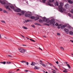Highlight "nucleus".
I'll use <instances>...</instances> for the list:
<instances>
[{
  "instance_id": "nucleus-1",
  "label": "nucleus",
  "mask_w": 73,
  "mask_h": 73,
  "mask_svg": "<svg viewBox=\"0 0 73 73\" xmlns=\"http://www.w3.org/2000/svg\"><path fill=\"white\" fill-rule=\"evenodd\" d=\"M10 6V3H7L5 5V7L6 8V9H7V10L8 11L10 12L11 11V9L9 7Z\"/></svg>"
},
{
  "instance_id": "nucleus-2",
  "label": "nucleus",
  "mask_w": 73,
  "mask_h": 73,
  "mask_svg": "<svg viewBox=\"0 0 73 73\" xmlns=\"http://www.w3.org/2000/svg\"><path fill=\"white\" fill-rule=\"evenodd\" d=\"M63 4L62 3H60V5H59L58 6L59 10L61 12H63V11H62V5Z\"/></svg>"
},
{
  "instance_id": "nucleus-3",
  "label": "nucleus",
  "mask_w": 73,
  "mask_h": 73,
  "mask_svg": "<svg viewBox=\"0 0 73 73\" xmlns=\"http://www.w3.org/2000/svg\"><path fill=\"white\" fill-rule=\"evenodd\" d=\"M19 50L21 53H24L25 52H27V50L25 48L19 49Z\"/></svg>"
},
{
  "instance_id": "nucleus-4",
  "label": "nucleus",
  "mask_w": 73,
  "mask_h": 73,
  "mask_svg": "<svg viewBox=\"0 0 73 73\" xmlns=\"http://www.w3.org/2000/svg\"><path fill=\"white\" fill-rule=\"evenodd\" d=\"M43 21L46 22L47 23H49L50 22V20L48 19L46 17H44L43 18Z\"/></svg>"
},
{
  "instance_id": "nucleus-5",
  "label": "nucleus",
  "mask_w": 73,
  "mask_h": 73,
  "mask_svg": "<svg viewBox=\"0 0 73 73\" xmlns=\"http://www.w3.org/2000/svg\"><path fill=\"white\" fill-rule=\"evenodd\" d=\"M25 16L27 17H30L31 16H32V13H26L25 14Z\"/></svg>"
},
{
  "instance_id": "nucleus-6",
  "label": "nucleus",
  "mask_w": 73,
  "mask_h": 73,
  "mask_svg": "<svg viewBox=\"0 0 73 73\" xmlns=\"http://www.w3.org/2000/svg\"><path fill=\"white\" fill-rule=\"evenodd\" d=\"M14 11L15 12H21V9L19 8H17V9L14 10Z\"/></svg>"
},
{
  "instance_id": "nucleus-7",
  "label": "nucleus",
  "mask_w": 73,
  "mask_h": 73,
  "mask_svg": "<svg viewBox=\"0 0 73 73\" xmlns=\"http://www.w3.org/2000/svg\"><path fill=\"white\" fill-rule=\"evenodd\" d=\"M54 21L53 19H52L50 21V23L51 24H54Z\"/></svg>"
},
{
  "instance_id": "nucleus-8",
  "label": "nucleus",
  "mask_w": 73,
  "mask_h": 73,
  "mask_svg": "<svg viewBox=\"0 0 73 73\" xmlns=\"http://www.w3.org/2000/svg\"><path fill=\"white\" fill-rule=\"evenodd\" d=\"M64 7L66 8H68L69 7V4L67 3L65 5Z\"/></svg>"
},
{
  "instance_id": "nucleus-9",
  "label": "nucleus",
  "mask_w": 73,
  "mask_h": 73,
  "mask_svg": "<svg viewBox=\"0 0 73 73\" xmlns=\"http://www.w3.org/2000/svg\"><path fill=\"white\" fill-rule=\"evenodd\" d=\"M64 69H65V70L63 71V72H64V73H68V70H68L64 68H63Z\"/></svg>"
},
{
  "instance_id": "nucleus-10",
  "label": "nucleus",
  "mask_w": 73,
  "mask_h": 73,
  "mask_svg": "<svg viewBox=\"0 0 73 73\" xmlns=\"http://www.w3.org/2000/svg\"><path fill=\"white\" fill-rule=\"evenodd\" d=\"M0 2L1 3V4H6L5 2L3 1H0Z\"/></svg>"
},
{
  "instance_id": "nucleus-11",
  "label": "nucleus",
  "mask_w": 73,
  "mask_h": 73,
  "mask_svg": "<svg viewBox=\"0 0 73 73\" xmlns=\"http://www.w3.org/2000/svg\"><path fill=\"white\" fill-rule=\"evenodd\" d=\"M64 31L66 33H68L69 32V30L66 29H64Z\"/></svg>"
},
{
  "instance_id": "nucleus-12",
  "label": "nucleus",
  "mask_w": 73,
  "mask_h": 73,
  "mask_svg": "<svg viewBox=\"0 0 73 73\" xmlns=\"http://www.w3.org/2000/svg\"><path fill=\"white\" fill-rule=\"evenodd\" d=\"M66 27V25H64L62 26H61V28L62 29H64V28H65Z\"/></svg>"
},
{
  "instance_id": "nucleus-13",
  "label": "nucleus",
  "mask_w": 73,
  "mask_h": 73,
  "mask_svg": "<svg viewBox=\"0 0 73 73\" xmlns=\"http://www.w3.org/2000/svg\"><path fill=\"white\" fill-rule=\"evenodd\" d=\"M10 7L11 8V9H13L14 11L15 10V7H14L13 6V5L10 6Z\"/></svg>"
},
{
  "instance_id": "nucleus-14",
  "label": "nucleus",
  "mask_w": 73,
  "mask_h": 73,
  "mask_svg": "<svg viewBox=\"0 0 73 73\" xmlns=\"http://www.w3.org/2000/svg\"><path fill=\"white\" fill-rule=\"evenodd\" d=\"M73 0L72 1H71V0H70V1H68V2L70 4H73Z\"/></svg>"
},
{
  "instance_id": "nucleus-15",
  "label": "nucleus",
  "mask_w": 73,
  "mask_h": 73,
  "mask_svg": "<svg viewBox=\"0 0 73 73\" xmlns=\"http://www.w3.org/2000/svg\"><path fill=\"white\" fill-rule=\"evenodd\" d=\"M69 35H72L73 34V32L72 31H70L69 32Z\"/></svg>"
},
{
  "instance_id": "nucleus-16",
  "label": "nucleus",
  "mask_w": 73,
  "mask_h": 73,
  "mask_svg": "<svg viewBox=\"0 0 73 73\" xmlns=\"http://www.w3.org/2000/svg\"><path fill=\"white\" fill-rule=\"evenodd\" d=\"M34 69H39L40 68L38 66H35V67L34 68Z\"/></svg>"
},
{
  "instance_id": "nucleus-17",
  "label": "nucleus",
  "mask_w": 73,
  "mask_h": 73,
  "mask_svg": "<svg viewBox=\"0 0 73 73\" xmlns=\"http://www.w3.org/2000/svg\"><path fill=\"white\" fill-rule=\"evenodd\" d=\"M67 66H68V67L69 69H70V68H71V67H70V65H69V64H67Z\"/></svg>"
},
{
  "instance_id": "nucleus-18",
  "label": "nucleus",
  "mask_w": 73,
  "mask_h": 73,
  "mask_svg": "<svg viewBox=\"0 0 73 73\" xmlns=\"http://www.w3.org/2000/svg\"><path fill=\"white\" fill-rule=\"evenodd\" d=\"M31 19H35V17L34 16H31L30 17Z\"/></svg>"
},
{
  "instance_id": "nucleus-19",
  "label": "nucleus",
  "mask_w": 73,
  "mask_h": 73,
  "mask_svg": "<svg viewBox=\"0 0 73 73\" xmlns=\"http://www.w3.org/2000/svg\"><path fill=\"white\" fill-rule=\"evenodd\" d=\"M23 28V29H27L28 28L27 27H25L23 26L22 27Z\"/></svg>"
},
{
  "instance_id": "nucleus-20",
  "label": "nucleus",
  "mask_w": 73,
  "mask_h": 73,
  "mask_svg": "<svg viewBox=\"0 0 73 73\" xmlns=\"http://www.w3.org/2000/svg\"><path fill=\"white\" fill-rule=\"evenodd\" d=\"M39 19V17H36L35 18V21L37 20H38Z\"/></svg>"
},
{
  "instance_id": "nucleus-21",
  "label": "nucleus",
  "mask_w": 73,
  "mask_h": 73,
  "mask_svg": "<svg viewBox=\"0 0 73 73\" xmlns=\"http://www.w3.org/2000/svg\"><path fill=\"white\" fill-rule=\"evenodd\" d=\"M0 63H1V64H6V62H0Z\"/></svg>"
},
{
  "instance_id": "nucleus-22",
  "label": "nucleus",
  "mask_w": 73,
  "mask_h": 73,
  "mask_svg": "<svg viewBox=\"0 0 73 73\" xmlns=\"http://www.w3.org/2000/svg\"><path fill=\"white\" fill-rule=\"evenodd\" d=\"M39 21L40 22V23H43V21L41 19H40L39 20Z\"/></svg>"
},
{
  "instance_id": "nucleus-23",
  "label": "nucleus",
  "mask_w": 73,
  "mask_h": 73,
  "mask_svg": "<svg viewBox=\"0 0 73 73\" xmlns=\"http://www.w3.org/2000/svg\"><path fill=\"white\" fill-rule=\"evenodd\" d=\"M35 25H40V24H39L38 23H35Z\"/></svg>"
},
{
  "instance_id": "nucleus-24",
  "label": "nucleus",
  "mask_w": 73,
  "mask_h": 73,
  "mask_svg": "<svg viewBox=\"0 0 73 73\" xmlns=\"http://www.w3.org/2000/svg\"><path fill=\"white\" fill-rule=\"evenodd\" d=\"M35 65V62H32V64H31V65Z\"/></svg>"
},
{
  "instance_id": "nucleus-25",
  "label": "nucleus",
  "mask_w": 73,
  "mask_h": 73,
  "mask_svg": "<svg viewBox=\"0 0 73 73\" xmlns=\"http://www.w3.org/2000/svg\"><path fill=\"white\" fill-rule=\"evenodd\" d=\"M21 12L22 13V14H23V15H24V13H25V11H21Z\"/></svg>"
},
{
  "instance_id": "nucleus-26",
  "label": "nucleus",
  "mask_w": 73,
  "mask_h": 73,
  "mask_svg": "<svg viewBox=\"0 0 73 73\" xmlns=\"http://www.w3.org/2000/svg\"><path fill=\"white\" fill-rule=\"evenodd\" d=\"M56 5L57 6H58V2H56Z\"/></svg>"
},
{
  "instance_id": "nucleus-27",
  "label": "nucleus",
  "mask_w": 73,
  "mask_h": 73,
  "mask_svg": "<svg viewBox=\"0 0 73 73\" xmlns=\"http://www.w3.org/2000/svg\"><path fill=\"white\" fill-rule=\"evenodd\" d=\"M44 25H47V26H49V24H48L47 23H45L44 24Z\"/></svg>"
},
{
  "instance_id": "nucleus-28",
  "label": "nucleus",
  "mask_w": 73,
  "mask_h": 73,
  "mask_svg": "<svg viewBox=\"0 0 73 73\" xmlns=\"http://www.w3.org/2000/svg\"><path fill=\"white\" fill-rule=\"evenodd\" d=\"M49 5L51 7H54V5L53 4H49Z\"/></svg>"
},
{
  "instance_id": "nucleus-29",
  "label": "nucleus",
  "mask_w": 73,
  "mask_h": 73,
  "mask_svg": "<svg viewBox=\"0 0 73 73\" xmlns=\"http://www.w3.org/2000/svg\"><path fill=\"white\" fill-rule=\"evenodd\" d=\"M70 12L72 13H73V9H71V10L70 11Z\"/></svg>"
},
{
  "instance_id": "nucleus-30",
  "label": "nucleus",
  "mask_w": 73,
  "mask_h": 73,
  "mask_svg": "<svg viewBox=\"0 0 73 73\" xmlns=\"http://www.w3.org/2000/svg\"><path fill=\"white\" fill-rule=\"evenodd\" d=\"M42 65L43 66H44V67H46V66L44 64H42Z\"/></svg>"
},
{
  "instance_id": "nucleus-31",
  "label": "nucleus",
  "mask_w": 73,
  "mask_h": 73,
  "mask_svg": "<svg viewBox=\"0 0 73 73\" xmlns=\"http://www.w3.org/2000/svg\"><path fill=\"white\" fill-rule=\"evenodd\" d=\"M30 40L31 41H33V42H35V40L32 39H30Z\"/></svg>"
},
{
  "instance_id": "nucleus-32",
  "label": "nucleus",
  "mask_w": 73,
  "mask_h": 73,
  "mask_svg": "<svg viewBox=\"0 0 73 73\" xmlns=\"http://www.w3.org/2000/svg\"><path fill=\"white\" fill-rule=\"evenodd\" d=\"M11 62H10L9 61H7V64H11Z\"/></svg>"
},
{
  "instance_id": "nucleus-33",
  "label": "nucleus",
  "mask_w": 73,
  "mask_h": 73,
  "mask_svg": "<svg viewBox=\"0 0 73 73\" xmlns=\"http://www.w3.org/2000/svg\"><path fill=\"white\" fill-rule=\"evenodd\" d=\"M42 1L44 3L46 2V0H42Z\"/></svg>"
},
{
  "instance_id": "nucleus-34",
  "label": "nucleus",
  "mask_w": 73,
  "mask_h": 73,
  "mask_svg": "<svg viewBox=\"0 0 73 73\" xmlns=\"http://www.w3.org/2000/svg\"><path fill=\"white\" fill-rule=\"evenodd\" d=\"M68 15L69 16H70V17H71V16H72V15H71V14L70 13H68Z\"/></svg>"
},
{
  "instance_id": "nucleus-35",
  "label": "nucleus",
  "mask_w": 73,
  "mask_h": 73,
  "mask_svg": "<svg viewBox=\"0 0 73 73\" xmlns=\"http://www.w3.org/2000/svg\"><path fill=\"white\" fill-rule=\"evenodd\" d=\"M1 22L2 23H5V21H1Z\"/></svg>"
},
{
  "instance_id": "nucleus-36",
  "label": "nucleus",
  "mask_w": 73,
  "mask_h": 73,
  "mask_svg": "<svg viewBox=\"0 0 73 73\" xmlns=\"http://www.w3.org/2000/svg\"><path fill=\"white\" fill-rule=\"evenodd\" d=\"M3 12H4V13H7V11H6L4 10L3 11Z\"/></svg>"
},
{
  "instance_id": "nucleus-37",
  "label": "nucleus",
  "mask_w": 73,
  "mask_h": 73,
  "mask_svg": "<svg viewBox=\"0 0 73 73\" xmlns=\"http://www.w3.org/2000/svg\"><path fill=\"white\" fill-rule=\"evenodd\" d=\"M30 21H29V20H27L26 21H25L26 22V23H27V22H29Z\"/></svg>"
},
{
  "instance_id": "nucleus-38",
  "label": "nucleus",
  "mask_w": 73,
  "mask_h": 73,
  "mask_svg": "<svg viewBox=\"0 0 73 73\" xmlns=\"http://www.w3.org/2000/svg\"><path fill=\"white\" fill-rule=\"evenodd\" d=\"M54 1V0H50V2H53Z\"/></svg>"
},
{
  "instance_id": "nucleus-39",
  "label": "nucleus",
  "mask_w": 73,
  "mask_h": 73,
  "mask_svg": "<svg viewBox=\"0 0 73 73\" xmlns=\"http://www.w3.org/2000/svg\"><path fill=\"white\" fill-rule=\"evenodd\" d=\"M55 25H56V26H58V24L57 23H56L55 24Z\"/></svg>"
},
{
  "instance_id": "nucleus-40",
  "label": "nucleus",
  "mask_w": 73,
  "mask_h": 73,
  "mask_svg": "<svg viewBox=\"0 0 73 73\" xmlns=\"http://www.w3.org/2000/svg\"><path fill=\"white\" fill-rule=\"evenodd\" d=\"M21 62H22V63L25 62V63L26 62V61H21Z\"/></svg>"
},
{
  "instance_id": "nucleus-41",
  "label": "nucleus",
  "mask_w": 73,
  "mask_h": 73,
  "mask_svg": "<svg viewBox=\"0 0 73 73\" xmlns=\"http://www.w3.org/2000/svg\"><path fill=\"white\" fill-rule=\"evenodd\" d=\"M31 27H33V28H35V26L34 25H31Z\"/></svg>"
},
{
  "instance_id": "nucleus-42",
  "label": "nucleus",
  "mask_w": 73,
  "mask_h": 73,
  "mask_svg": "<svg viewBox=\"0 0 73 73\" xmlns=\"http://www.w3.org/2000/svg\"><path fill=\"white\" fill-rule=\"evenodd\" d=\"M25 63L26 65H27L28 66V64H29V63H28V62H26Z\"/></svg>"
},
{
  "instance_id": "nucleus-43",
  "label": "nucleus",
  "mask_w": 73,
  "mask_h": 73,
  "mask_svg": "<svg viewBox=\"0 0 73 73\" xmlns=\"http://www.w3.org/2000/svg\"><path fill=\"white\" fill-rule=\"evenodd\" d=\"M62 10L63 11H66V10L65 9H63V8H62Z\"/></svg>"
},
{
  "instance_id": "nucleus-44",
  "label": "nucleus",
  "mask_w": 73,
  "mask_h": 73,
  "mask_svg": "<svg viewBox=\"0 0 73 73\" xmlns=\"http://www.w3.org/2000/svg\"><path fill=\"white\" fill-rule=\"evenodd\" d=\"M25 72H28V70H25Z\"/></svg>"
},
{
  "instance_id": "nucleus-45",
  "label": "nucleus",
  "mask_w": 73,
  "mask_h": 73,
  "mask_svg": "<svg viewBox=\"0 0 73 73\" xmlns=\"http://www.w3.org/2000/svg\"><path fill=\"white\" fill-rule=\"evenodd\" d=\"M56 62L57 64H58V61Z\"/></svg>"
},
{
  "instance_id": "nucleus-46",
  "label": "nucleus",
  "mask_w": 73,
  "mask_h": 73,
  "mask_svg": "<svg viewBox=\"0 0 73 73\" xmlns=\"http://www.w3.org/2000/svg\"><path fill=\"white\" fill-rule=\"evenodd\" d=\"M53 67L55 69L57 70V68H56L55 66H53Z\"/></svg>"
},
{
  "instance_id": "nucleus-47",
  "label": "nucleus",
  "mask_w": 73,
  "mask_h": 73,
  "mask_svg": "<svg viewBox=\"0 0 73 73\" xmlns=\"http://www.w3.org/2000/svg\"><path fill=\"white\" fill-rule=\"evenodd\" d=\"M18 15H19V16H21V14L20 13H18Z\"/></svg>"
},
{
  "instance_id": "nucleus-48",
  "label": "nucleus",
  "mask_w": 73,
  "mask_h": 73,
  "mask_svg": "<svg viewBox=\"0 0 73 73\" xmlns=\"http://www.w3.org/2000/svg\"><path fill=\"white\" fill-rule=\"evenodd\" d=\"M57 35H58V36H59L60 35V33H57Z\"/></svg>"
},
{
  "instance_id": "nucleus-49",
  "label": "nucleus",
  "mask_w": 73,
  "mask_h": 73,
  "mask_svg": "<svg viewBox=\"0 0 73 73\" xmlns=\"http://www.w3.org/2000/svg\"><path fill=\"white\" fill-rule=\"evenodd\" d=\"M23 46H27V45L24 44L23 45Z\"/></svg>"
},
{
  "instance_id": "nucleus-50",
  "label": "nucleus",
  "mask_w": 73,
  "mask_h": 73,
  "mask_svg": "<svg viewBox=\"0 0 73 73\" xmlns=\"http://www.w3.org/2000/svg\"><path fill=\"white\" fill-rule=\"evenodd\" d=\"M8 56V57H12V56H11V55H9Z\"/></svg>"
},
{
  "instance_id": "nucleus-51",
  "label": "nucleus",
  "mask_w": 73,
  "mask_h": 73,
  "mask_svg": "<svg viewBox=\"0 0 73 73\" xmlns=\"http://www.w3.org/2000/svg\"><path fill=\"white\" fill-rule=\"evenodd\" d=\"M39 49H40L41 50H42V49L41 48H40V47H39Z\"/></svg>"
},
{
  "instance_id": "nucleus-52",
  "label": "nucleus",
  "mask_w": 73,
  "mask_h": 73,
  "mask_svg": "<svg viewBox=\"0 0 73 73\" xmlns=\"http://www.w3.org/2000/svg\"><path fill=\"white\" fill-rule=\"evenodd\" d=\"M63 48V47H60V49H62Z\"/></svg>"
},
{
  "instance_id": "nucleus-53",
  "label": "nucleus",
  "mask_w": 73,
  "mask_h": 73,
  "mask_svg": "<svg viewBox=\"0 0 73 73\" xmlns=\"http://www.w3.org/2000/svg\"><path fill=\"white\" fill-rule=\"evenodd\" d=\"M26 38H27V39H28L29 40V38H28L27 37H26Z\"/></svg>"
},
{
  "instance_id": "nucleus-54",
  "label": "nucleus",
  "mask_w": 73,
  "mask_h": 73,
  "mask_svg": "<svg viewBox=\"0 0 73 73\" xmlns=\"http://www.w3.org/2000/svg\"><path fill=\"white\" fill-rule=\"evenodd\" d=\"M70 41H71L72 43H73V40H70Z\"/></svg>"
},
{
  "instance_id": "nucleus-55",
  "label": "nucleus",
  "mask_w": 73,
  "mask_h": 73,
  "mask_svg": "<svg viewBox=\"0 0 73 73\" xmlns=\"http://www.w3.org/2000/svg\"><path fill=\"white\" fill-rule=\"evenodd\" d=\"M52 73H56V72H55L54 71H52Z\"/></svg>"
},
{
  "instance_id": "nucleus-56",
  "label": "nucleus",
  "mask_w": 73,
  "mask_h": 73,
  "mask_svg": "<svg viewBox=\"0 0 73 73\" xmlns=\"http://www.w3.org/2000/svg\"><path fill=\"white\" fill-rule=\"evenodd\" d=\"M62 50H64V48H62Z\"/></svg>"
},
{
  "instance_id": "nucleus-57",
  "label": "nucleus",
  "mask_w": 73,
  "mask_h": 73,
  "mask_svg": "<svg viewBox=\"0 0 73 73\" xmlns=\"http://www.w3.org/2000/svg\"><path fill=\"white\" fill-rule=\"evenodd\" d=\"M51 70H53V71H54V72H55V70L53 69H51Z\"/></svg>"
},
{
  "instance_id": "nucleus-58",
  "label": "nucleus",
  "mask_w": 73,
  "mask_h": 73,
  "mask_svg": "<svg viewBox=\"0 0 73 73\" xmlns=\"http://www.w3.org/2000/svg\"><path fill=\"white\" fill-rule=\"evenodd\" d=\"M2 11V9H0V11Z\"/></svg>"
},
{
  "instance_id": "nucleus-59",
  "label": "nucleus",
  "mask_w": 73,
  "mask_h": 73,
  "mask_svg": "<svg viewBox=\"0 0 73 73\" xmlns=\"http://www.w3.org/2000/svg\"><path fill=\"white\" fill-rule=\"evenodd\" d=\"M1 35L0 34V38H1Z\"/></svg>"
},
{
  "instance_id": "nucleus-60",
  "label": "nucleus",
  "mask_w": 73,
  "mask_h": 73,
  "mask_svg": "<svg viewBox=\"0 0 73 73\" xmlns=\"http://www.w3.org/2000/svg\"><path fill=\"white\" fill-rule=\"evenodd\" d=\"M4 38H6V39H7V37H5Z\"/></svg>"
},
{
  "instance_id": "nucleus-61",
  "label": "nucleus",
  "mask_w": 73,
  "mask_h": 73,
  "mask_svg": "<svg viewBox=\"0 0 73 73\" xmlns=\"http://www.w3.org/2000/svg\"><path fill=\"white\" fill-rule=\"evenodd\" d=\"M40 62H42V61L40 60Z\"/></svg>"
},
{
  "instance_id": "nucleus-62",
  "label": "nucleus",
  "mask_w": 73,
  "mask_h": 73,
  "mask_svg": "<svg viewBox=\"0 0 73 73\" xmlns=\"http://www.w3.org/2000/svg\"><path fill=\"white\" fill-rule=\"evenodd\" d=\"M65 63H66V64H68V62H65Z\"/></svg>"
},
{
  "instance_id": "nucleus-63",
  "label": "nucleus",
  "mask_w": 73,
  "mask_h": 73,
  "mask_svg": "<svg viewBox=\"0 0 73 73\" xmlns=\"http://www.w3.org/2000/svg\"><path fill=\"white\" fill-rule=\"evenodd\" d=\"M19 70V69H17V70L18 71V70Z\"/></svg>"
},
{
  "instance_id": "nucleus-64",
  "label": "nucleus",
  "mask_w": 73,
  "mask_h": 73,
  "mask_svg": "<svg viewBox=\"0 0 73 73\" xmlns=\"http://www.w3.org/2000/svg\"><path fill=\"white\" fill-rule=\"evenodd\" d=\"M45 73H48V72H45Z\"/></svg>"
}]
</instances>
